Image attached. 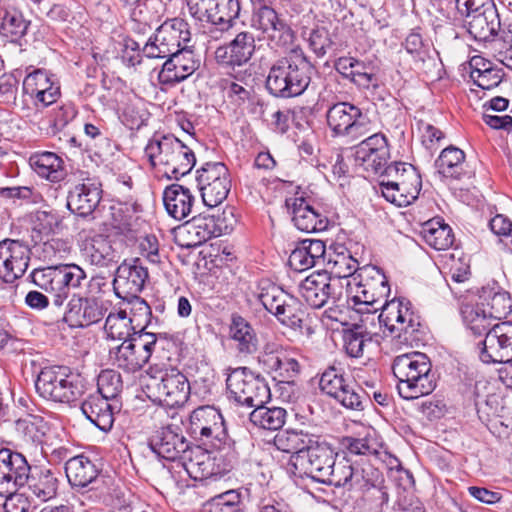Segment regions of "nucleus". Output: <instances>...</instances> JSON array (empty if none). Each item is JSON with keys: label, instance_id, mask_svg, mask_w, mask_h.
Masks as SVG:
<instances>
[{"label": "nucleus", "instance_id": "obj_1", "mask_svg": "<svg viewBox=\"0 0 512 512\" xmlns=\"http://www.w3.org/2000/svg\"><path fill=\"white\" fill-rule=\"evenodd\" d=\"M353 291L347 297L349 307L358 313L379 314V323L388 331V336L399 342L412 344L421 326L420 315L412 303L405 299L387 301L390 286L385 274L376 266H364L353 276Z\"/></svg>", "mask_w": 512, "mask_h": 512}, {"label": "nucleus", "instance_id": "obj_2", "mask_svg": "<svg viewBox=\"0 0 512 512\" xmlns=\"http://www.w3.org/2000/svg\"><path fill=\"white\" fill-rule=\"evenodd\" d=\"M31 281L50 294V297L37 290L29 291L25 296V304L36 311H41L52 302L61 307L71 295V291L80 288L86 279L84 270L76 264H64L35 269L30 274Z\"/></svg>", "mask_w": 512, "mask_h": 512}, {"label": "nucleus", "instance_id": "obj_3", "mask_svg": "<svg viewBox=\"0 0 512 512\" xmlns=\"http://www.w3.org/2000/svg\"><path fill=\"white\" fill-rule=\"evenodd\" d=\"M314 66L301 50H292L270 67L265 81L269 94L277 98L302 95L309 87Z\"/></svg>", "mask_w": 512, "mask_h": 512}, {"label": "nucleus", "instance_id": "obj_4", "mask_svg": "<svg viewBox=\"0 0 512 512\" xmlns=\"http://www.w3.org/2000/svg\"><path fill=\"white\" fill-rule=\"evenodd\" d=\"M392 371L398 380V393L405 400L428 395L437 386L431 361L424 353L410 352L396 356L392 363Z\"/></svg>", "mask_w": 512, "mask_h": 512}, {"label": "nucleus", "instance_id": "obj_5", "mask_svg": "<svg viewBox=\"0 0 512 512\" xmlns=\"http://www.w3.org/2000/svg\"><path fill=\"white\" fill-rule=\"evenodd\" d=\"M145 154L151 166L169 179H180L196 164L193 150L171 134H155L147 143Z\"/></svg>", "mask_w": 512, "mask_h": 512}, {"label": "nucleus", "instance_id": "obj_6", "mask_svg": "<svg viewBox=\"0 0 512 512\" xmlns=\"http://www.w3.org/2000/svg\"><path fill=\"white\" fill-rule=\"evenodd\" d=\"M320 390L341 406L353 411H363L372 404L371 394L353 383L341 363L334 362L321 373Z\"/></svg>", "mask_w": 512, "mask_h": 512}, {"label": "nucleus", "instance_id": "obj_7", "mask_svg": "<svg viewBox=\"0 0 512 512\" xmlns=\"http://www.w3.org/2000/svg\"><path fill=\"white\" fill-rule=\"evenodd\" d=\"M146 384L148 397L167 407L181 406L190 396V384L187 377L177 368L151 366L147 372Z\"/></svg>", "mask_w": 512, "mask_h": 512}, {"label": "nucleus", "instance_id": "obj_8", "mask_svg": "<svg viewBox=\"0 0 512 512\" xmlns=\"http://www.w3.org/2000/svg\"><path fill=\"white\" fill-rule=\"evenodd\" d=\"M382 482V475L378 469L371 465L359 467L347 455L336 456V461L330 466L328 475L321 483L342 487L348 491L365 493L377 487Z\"/></svg>", "mask_w": 512, "mask_h": 512}, {"label": "nucleus", "instance_id": "obj_9", "mask_svg": "<svg viewBox=\"0 0 512 512\" xmlns=\"http://www.w3.org/2000/svg\"><path fill=\"white\" fill-rule=\"evenodd\" d=\"M226 386L229 398L243 406L255 408L267 403L271 398L270 388L265 379L255 375L247 367L229 369Z\"/></svg>", "mask_w": 512, "mask_h": 512}, {"label": "nucleus", "instance_id": "obj_10", "mask_svg": "<svg viewBox=\"0 0 512 512\" xmlns=\"http://www.w3.org/2000/svg\"><path fill=\"white\" fill-rule=\"evenodd\" d=\"M328 127L335 136H346L352 140L371 132V121L366 113L350 102H338L326 113Z\"/></svg>", "mask_w": 512, "mask_h": 512}, {"label": "nucleus", "instance_id": "obj_11", "mask_svg": "<svg viewBox=\"0 0 512 512\" xmlns=\"http://www.w3.org/2000/svg\"><path fill=\"white\" fill-rule=\"evenodd\" d=\"M190 41L188 24L183 19L173 18L161 24L144 45L142 51L148 58H166L179 52Z\"/></svg>", "mask_w": 512, "mask_h": 512}, {"label": "nucleus", "instance_id": "obj_12", "mask_svg": "<svg viewBox=\"0 0 512 512\" xmlns=\"http://www.w3.org/2000/svg\"><path fill=\"white\" fill-rule=\"evenodd\" d=\"M196 182L202 202L207 207L221 204L231 189L230 173L222 162H207L196 171Z\"/></svg>", "mask_w": 512, "mask_h": 512}, {"label": "nucleus", "instance_id": "obj_13", "mask_svg": "<svg viewBox=\"0 0 512 512\" xmlns=\"http://www.w3.org/2000/svg\"><path fill=\"white\" fill-rule=\"evenodd\" d=\"M149 337L134 334L130 339L111 349L113 364L127 373L141 370L155 351V340L147 341Z\"/></svg>", "mask_w": 512, "mask_h": 512}, {"label": "nucleus", "instance_id": "obj_14", "mask_svg": "<svg viewBox=\"0 0 512 512\" xmlns=\"http://www.w3.org/2000/svg\"><path fill=\"white\" fill-rule=\"evenodd\" d=\"M479 359L485 364L512 360V322L496 323L477 344Z\"/></svg>", "mask_w": 512, "mask_h": 512}, {"label": "nucleus", "instance_id": "obj_15", "mask_svg": "<svg viewBox=\"0 0 512 512\" xmlns=\"http://www.w3.org/2000/svg\"><path fill=\"white\" fill-rule=\"evenodd\" d=\"M299 293L309 306L321 308L329 300L333 303L339 301L343 294V287L326 271H316L301 281Z\"/></svg>", "mask_w": 512, "mask_h": 512}, {"label": "nucleus", "instance_id": "obj_16", "mask_svg": "<svg viewBox=\"0 0 512 512\" xmlns=\"http://www.w3.org/2000/svg\"><path fill=\"white\" fill-rule=\"evenodd\" d=\"M30 254V248L22 241H0V278L9 284L21 278L28 269Z\"/></svg>", "mask_w": 512, "mask_h": 512}, {"label": "nucleus", "instance_id": "obj_17", "mask_svg": "<svg viewBox=\"0 0 512 512\" xmlns=\"http://www.w3.org/2000/svg\"><path fill=\"white\" fill-rule=\"evenodd\" d=\"M65 473L72 487L86 488L90 486L87 493L95 491L94 501L105 495L104 482L99 478L100 470L88 457L84 455L70 457L65 464Z\"/></svg>", "mask_w": 512, "mask_h": 512}, {"label": "nucleus", "instance_id": "obj_18", "mask_svg": "<svg viewBox=\"0 0 512 512\" xmlns=\"http://www.w3.org/2000/svg\"><path fill=\"white\" fill-rule=\"evenodd\" d=\"M181 463L187 474L195 480L221 476L231 471L222 470L224 457H220V453L201 446L190 447Z\"/></svg>", "mask_w": 512, "mask_h": 512}, {"label": "nucleus", "instance_id": "obj_19", "mask_svg": "<svg viewBox=\"0 0 512 512\" xmlns=\"http://www.w3.org/2000/svg\"><path fill=\"white\" fill-rule=\"evenodd\" d=\"M337 452L333 447L318 436L317 443H313L305 454L295 456L294 466L303 467L304 474L320 482L328 475L330 466L335 463Z\"/></svg>", "mask_w": 512, "mask_h": 512}, {"label": "nucleus", "instance_id": "obj_20", "mask_svg": "<svg viewBox=\"0 0 512 512\" xmlns=\"http://www.w3.org/2000/svg\"><path fill=\"white\" fill-rule=\"evenodd\" d=\"M31 466L26 457L8 448L0 449V496L25 486Z\"/></svg>", "mask_w": 512, "mask_h": 512}, {"label": "nucleus", "instance_id": "obj_21", "mask_svg": "<svg viewBox=\"0 0 512 512\" xmlns=\"http://www.w3.org/2000/svg\"><path fill=\"white\" fill-rule=\"evenodd\" d=\"M24 96H28L35 107H47L61 96L60 84L53 74L36 69L26 75L22 84Z\"/></svg>", "mask_w": 512, "mask_h": 512}, {"label": "nucleus", "instance_id": "obj_22", "mask_svg": "<svg viewBox=\"0 0 512 512\" xmlns=\"http://www.w3.org/2000/svg\"><path fill=\"white\" fill-rule=\"evenodd\" d=\"M252 23L277 47L287 46L294 39L291 27L279 17L275 9L266 4H260L255 8Z\"/></svg>", "mask_w": 512, "mask_h": 512}, {"label": "nucleus", "instance_id": "obj_23", "mask_svg": "<svg viewBox=\"0 0 512 512\" xmlns=\"http://www.w3.org/2000/svg\"><path fill=\"white\" fill-rule=\"evenodd\" d=\"M354 149L356 163L364 170L374 174H378L384 169L390 159L388 140L381 132L366 137Z\"/></svg>", "mask_w": 512, "mask_h": 512}, {"label": "nucleus", "instance_id": "obj_24", "mask_svg": "<svg viewBox=\"0 0 512 512\" xmlns=\"http://www.w3.org/2000/svg\"><path fill=\"white\" fill-rule=\"evenodd\" d=\"M259 362L272 378L279 383L293 384L300 373V364L293 353L281 346H267Z\"/></svg>", "mask_w": 512, "mask_h": 512}, {"label": "nucleus", "instance_id": "obj_25", "mask_svg": "<svg viewBox=\"0 0 512 512\" xmlns=\"http://www.w3.org/2000/svg\"><path fill=\"white\" fill-rule=\"evenodd\" d=\"M195 440L204 448L220 453V457H224L222 470H232L238 462L239 453L236 450L235 441L227 432L223 417L197 436Z\"/></svg>", "mask_w": 512, "mask_h": 512}, {"label": "nucleus", "instance_id": "obj_26", "mask_svg": "<svg viewBox=\"0 0 512 512\" xmlns=\"http://www.w3.org/2000/svg\"><path fill=\"white\" fill-rule=\"evenodd\" d=\"M255 51L254 33L241 31L230 42L216 48L215 60L222 66L234 68L248 63Z\"/></svg>", "mask_w": 512, "mask_h": 512}, {"label": "nucleus", "instance_id": "obj_27", "mask_svg": "<svg viewBox=\"0 0 512 512\" xmlns=\"http://www.w3.org/2000/svg\"><path fill=\"white\" fill-rule=\"evenodd\" d=\"M161 71L159 82L165 85H173L182 82L191 76L200 67V58L187 46H183L179 52L166 57Z\"/></svg>", "mask_w": 512, "mask_h": 512}, {"label": "nucleus", "instance_id": "obj_28", "mask_svg": "<svg viewBox=\"0 0 512 512\" xmlns=\"http://www.w3.org/2000/svg\"><path fill=\"white\" fill-rule=\"evenodd\" d=\"M291 209L292 220L297 229L307 233L322 232L329 226L328 211L319 205L308 203L304 198L286 200Z\"/></svg>", "mask_w": 512, "mask_h": 512}, {"label": "nucleus", "instance_id": "obj_29", "mask_svg": "<svg viewBox=\"0 0 512 512\" xmlns=\"http://www.w3.org/2000/svg\"><path fill=\"white\" fill-rule=\"evenodd\" d=\"M334 69L343 79L353 83L359 89H376L379 86V79L371 62L351 56H341L335 60Z\"/></svg>", "mask_w": 512, "mask_h": 512}, {"label": "nucleus", "instance_id": "obj_30", "mask_svg": "<svg viewBox=\"0 0 512 512\" xmlns=\"http://www.w3.org/2000/svg\"><path fill=\"white\" fill-rule=\"evenodd\" d=\"M102 198V185L95 178H86L68 194L67 208L81 217L91 215Z\"/></svg>", "mask_w": 512, "mask_h": 512}, {"label": "nucleus", "instance_id": "obj_31", "mask_svg": "<svg viewBox=\"0 0 512 512\" xmlns=\"http://www.w3.org/2000/svg\"><path fill=\"white\" fill-rule=\"evenodd\" d=\"M147 279V268L139 258L125 260L116 269L113 287L117 296L122 297L121 293H124L133 297L143 290Z\"/></svg>", "mask_w": 512, "mask_h": 512}, {"label": "nucleus", "instance_id": "obj_32", "mask_svg": "<svg viewBox=\"0 0 512 512\" xmlns=\"http://www.w3.org/2000/svg\"><path fill=\"white\" fill-rule=\"evenodd\" d=\"M149 447L160 458L181 462L191 446L182 434L167 426L156 431L150 438Z\"/></svg>", "mask_w": 512, "mask_h": 512}, {"label": "nucleus", "instance_id": "obj_33", "mask_svg": "<svg viewBox=\"0 0 512 512\" xmlns=\"http://www.w3.org/2000/svg\"><path fill=\"white\" fill-rule=\"evenodd\" d=\"M122 243L107 236L95 235L85 240L83 254L85 258L98 267L116 265L122 258Z\"/></svg>", "mask_w": 512, "mask_h": 512}, {"label": "nucleus", "instance_id": "obj_34", "mask_svg": "<svg viewBox=\"0 0 512 512\" xmlns=\"http://www.w3.org/2000/svg\"><path fill=\"white\" fill-rule=\"evenodd\" d=\"M463 19L467 32L476 41L493 40L501 29V20L496 5H488V8H483L482 11Z\"/></svg>", "mask_w": 512, "mask_h": 512}, {"label": "nucleus", "instance_id": "obj_35", "mask_svg": "<svg viewBox=\"0 0 512 512\" xmlns=\"http://www.w3.org/2000/svg\"><path fill=\"white\" fill-rule=\"evenodd\" d=\"M102 305L92 298L78 297L75 294L68 302L64 320L71 327H88L103 317Z\"/></svg>", "mask_w": 512, "mask_h": 512}, {"label": "nucleus", "instance_id": "obj_36", "mask_svg": "<svg viewBox=\"0 0 512 512\" xmlns=\"http://www.w3.org/2000/svg\"><path fill=\"white\" fill-rule=\"evenodd\" d=\"M80 408L85 417L103 432L112 429L115 412L120 409L116 402L95 394H90Z\"/></svg>", "mask_w": 512, "mask_h": 512}, {"label": "nucleus", "instance_id": "obj_37", "mask_svg": "<svg viewBox=\"0 0 512 512\" xmlns=\"http://www.w3.org/2000/svg\"><path fill=\"white\" fill-rule=\"evenodd\" d=\"M163 203L167 213L181 221L193 213L196 198L188 187L171 184L164 189Z\"/></svg>", "mask_w": 512, "mask_h": 512}, {"label": "nucleus", "instance_id": "obj_38", "mask_svg": "<svg viewBox=\"0 0 512 512\" xmlns=\"http://www.w3.org/2000/svg\"><path fill=\"white\" fill-rule=\"evenodd\" d=\"M47 429V422L39 415L26 414L14 421L17 438L29 450H37L42 445Z\"/></svg>", "mask_w": 512, "mask_h": 512}, {"label": "nucleus", "instance_id": "obj_39", "mask_svg": "<svg viewBox=\"0 0 512 512\" xmlns=\"http://www.w3.org/2000/svg\"><path fill=\"white\" fill-rule=\"evenodd\" d=\"M318 435L303 429H285L274 437V445L280 451L292 453L291 461L295 463V456L305 454L313 443H317Z\"/></svg>", "mask_w": 512, "mask_h": 512}, {"label": "nucleus", "instance_id": "obj_40", "mask_svg": "<svg viewBox=\"0 0 512 512\" xmlns=\"http://www.w3.org/2000/svg\"><path fill=\"white\" fill-rule=\"evenodd\" d=\"M69 371L67 366L43 367L35 381L36 392L40 397L55 402Z\"/></svg>", "mask_w": 512, "mask_h": 512}, {"label": "nucleus", "instance_id": "obj_41", "mask_svg": "<svg viewBox=\"0 0 512 512\" xmlns=\"http://www.w3.org/2000/svg\"><path fill=\"white\" fill-rule=\"evenodd\" d=\"M56 473L47 468L34 467L28 473L27 485L31 494L40 502H47L56 497L58 491Z\"/></svg>", "mask_w": 512, "mask_h": 512}, {"label": "nucleus", "instance_id": "obj_42", "mask_svg": "<svg viewBox=\"0 0 512 512\" xmlns=\"http://www.w3.org/2000/svg\"><path fill=\"white\" fill-rule=\"evenodd\" d=\"M29 164L40 177L53 183L62 181L67 174L63 159L54 152H35L30 156Z\"/></svg>", "mask_w": 512, "mask_h": 512}, {"label": "nucleus", "instance_id": "obj_43", "mask_svg": "<svg viewBox=\"0 0 512 512\" xmlns=\"http://www.w3.org/2000/svg\"><path fill=\"white\" fill-rule=\"evenodd\" d=\"M182 231L191 236V241L182 244L186 247H195L208 241L212 237H217L222 233V227L216 222L214 216H193L187 221Z\"/></svg>", "mask_w": 512, "mask_h": 512}, {"label": "nucleus", "instance_id": "obj_44", "mask_svg": "<svg viewBox=\"0 0 512 512\" xmlns=\"http://www.w3.org/2000/svg\"><path fill=\"white\" fill-rule=\"evenodd\" d=\"M230 338L236 342V349L241 354L256 352L258 339L251 324L241 315L234 314L229 327Z\"/></svg>", "mask_w": 512, "mask_h": 512}, {"label": "nucleus", "instance_id": "obj_45", "mask_svg": "<svg viewBox=\"0 0 512 512\" xmlns=\"http://www.w3.org/2000/svg\"><path fill=\"white\" fill-rule=\"evenodd\" d=\"M464 163V151L450 145L444 148L435 160V168L442 177L459 180L465 175Z\"/></svg>", "mask_w": 512, "mask_h": 512}, {"label": "nucleus", "instance_id": "obj_46", "mask_svg": "<svg viewBox=\"0 0 512 512\" xmlns=\"http://www.w3.org/2000/svg\"><path fill=\"white\" fill-rule=\"evenodd\" d=\"M479 297L483 300L484 306L488 307L487 311L495 320L506 318L512 313V298L510 294L502 291L495 284L482 287Z\"/></svg>", "mask_w": 512, "mask_h": 512}, {"label": "nucleus", "instance_id": "obj_47", "mask_svg": "<svg viewBox=\"0 0 512 512\" xmlns=\"http://www.w3.org/2000/svg\"><path fill=\"white\" fill-rule=\"evenodd\" d=\"M421 235L426 244L435 250H446L455 241L452 228L440 218L425 222L422 226Z\"/></svg>", "mask_w": 512, "mask_h": 512}, {"label": "nucleus", "instance_id": "obj_48", "mask_svg": "<svg viewBox=\"0 0 512 512\" xmlns=\"http://www.w3.org/2000/svg\"><path fill=\"white\" fill-rule=\"evenodd\" d=\"M461 315L467 328L476 336H486L495 324V320L484 307V303H466L461 307Z\"/></svg>", "mask_w": 512, "mask_h": 512}, {"label": "nucleus", "instance_id": "obj_49", "mask_svg": "<svg viewBox=\"0 0 512 512\" xmlns=\"http://www.w3.org/2000/svg\"><path fill=\"white\" fill-rule=\"evenodd\" d=\"M32 238L41 242L44 237L54 235L61 229L62 217L55 210H37L30 215Z\"/></svg>", "mask_w": 512, "mask_h": 512}, {"label": "nucleus", "instance_id": "obj_50", "mask_svg": "<svg viewBox=\"0 0 512 512\" xmlns=\"http://www.w3.org/2000/svg\"><path fill=\"white\" fill-rule=\"evenodd\" d=\"M338 249L339 251H335L334 255H330L328 259L331 274L335 275L334 279L338 282L339 279H347L346 286L349 291H353V276L360 270L359 263L345 247L340 246Z\"/></svg>", "mask_w": 512, "mask_h": 512}, {"label": "nucleus", "instance_id": "obj_51", "mask_svg": "<svg viewBox=\"0 0 512 512\" xmlns=\"http://www.w3.org/2000/svg\"><path fill=\"white\" fill-rule=\"evenodd\" d=\"M257 290V299L262 306L274 316L292 296L268 279L260 280L258 282Z\"/></svg>", "mask_w": 512, "mask_h": 512}, {"label": "nucleus", "instance_id": "obj_52", "mask_svg": "<svg viewBox=\"0 0 512 512\" xmlns=\"http://www.w3.org/2000/svg\"><path fill=\"white\" fill-rule=\"evenodd\" d=\"M218 4L213 9L209 23L221 32L229 31L234 27L241 11L239 0H217Z\"/></svg>", "mask_w": 512, "mask_h": 512}, {"label": "nucleus", "instance_id": "obj_53", "mask_svg": "<svg viewBox=\"0 0 512 512\" xmlns=\"http://www.w3.org/2000/svg\"><path fill=\"white\" fill-rule=\"evenodd\" d=\"M287 412L281 407H265L264 404L256 406L249 414L251 423L265 430H279L286 421Z\"/></svg>", "mask_w": 512, "mask_h": 512}, {"label": "nucleus", "instance_id": "obj_54", "mask_svg": "<svg viewBox=\"0 0 512 512\" xmlns=\"http://www.w3.org/2000/svg\"><path fill=\"white\" fill-rule=\"evenodd\" d=\"M104 330L113 340L126 341L134 336L135 330L128 318L127 308L110 312L106 318Z\"/></svg>", "mask_w": 512, "mask_h": 512}, {"label": "nucleus", "instance_id": "obj_55", "mask_svg": "<svg viewBox=\"0 0 512 512\" xmlns=\"http://www.w3.org/2000/svg\"><path fill=\"white\" fill-rule=\"evenodd\" d=\"M306 311L301 301L291 296L286 304L275 314L276 319L284 326L302 332L305 325Z\"/></svg>", "mask_w": 512, "mask_h": 512}, {"label": "nucleus", "instance_id": "obj_56", "mask_svg": "<svg viewBox=\"0 0 512 512\" xmlns=\"http://www.w3.org/2000/svg\"><path fill=\"white\" fill-rule=\"evenodd\" d=\"M222 416L219 410L212 406H200L192 411L189 417L187 431L195 439Z\"/></svg>", "mask_w": 512, "mask_h": 512}, {"label": "nucleus", "instance_id": "obj_57", "mask_svg": "<svg viewBox=\"0 0 512 512\" xmlns=\"http://www.w3.org/2000/svg\"><path fill=\"white\" fill-rule=\"evenodd\" d=\"M0 33L11 42H17L27 32L29 21L16 9L5 10L1 17Z\"/></svg>", "mask_w": 512, "mask_h": 512}, {"label": "nucleus", "instance_id": "obj_58", "mask_svg": "<svg viewBox=\"0 0 512 512\" xmlns=\"http://www.w3.org/2000/svg\"><path fill=\"white\" fill-rule=\"evenodd\" d=\"M128 318L135 330L134 334H148L146 331L151 324L152 311L148 303L139 296H133L128 303Z\"/></svg>", "mask_w": 512, "mask_h": 512}, {"label": "nucleus", "instance_id": "obj_59", "mask_svg": "<svg viewBox=\"0 0 512 512\" xmlns=\"http://www.w3.org/2000/svg\"><path fill=\"white\" fill-rule=\"evenodd\" d=\"M371 339L370 333L362 325L354 324L343 330V346L346 353L352 358L362 357L365 344Z\"/></svg>", "mask_w": 512, "mask_h": 512}, {"label": "nucleus", "instance_id": "obj_60", "mask_svg": "<svg viewBox=\"0 0 512 512\" xmlns=\"http://www.w3.org/2000/svg\"><path fill=\"white\" fill-rule=\"evenodd\" d=\"M86 391V380L80 374L74 373L70 370L55 402L72 405L80 400Z\"/></svg>", "mask_w": 512, "mask_h": 512}, {"label": "nucleus", "instance_id": "obj_61", "mask_svg": "<svg viewBox=\"0 0 512 512\" xmlns=\"http://www.w3.org/2000/svg\"><path fill=\"white\" fill-rule=\"evenodd\" d=\"M123 381L119 372L113 369H106L101 371L97 378V393L107 400L116 402V398L122 392Z\"/></svg>", "mask_w": 512, "mask_h": 512}, {"label": "nucleus", "instance_id": "obj_62", "mask_svg": "<svg viewBox=\"0 0 512 512\" xmlns=\"http://www.w3.org/2000/svg\"><path fill=\"white\" fill-rule=\"evenodd\" d=\"M202 512H244L240 508V493L227 491L207 502Z\"/></svg>", "mask_w": 512, "mask_h": 512}, {"label": "nucleus", "instance_id": "obj_63", "mask_svg": "<svg viewBox=\"0 0 512 512\" xmlns=\"http://www.w3.org/2000/svg\"><path fill=\"white\" fill-rule=\"evenodd\" d=\"M394 181L398 182L400 190L412 196L414 201L418 198L422 187V180L420 174L413 165L406 163L405 172L402 171L398 179H395Z\"/></svg>", "mask_w": 512, "mask_h": 512}, {"label": "nucleus", "instance_id": "obj_64", "mask_svg": "<svg viewBox=\"0 0 512 512\" xmlns=\"http://www.w3.org/2000/svg\"><path fill=\"white\" fill-rule=\"evenodd\" d=\"M491 231L501 237L503 249L512 253V221L503 214L495 215L489 222Z\"/></svg>", "mask_w": 512, "mask_h": 512}]
</instances>
